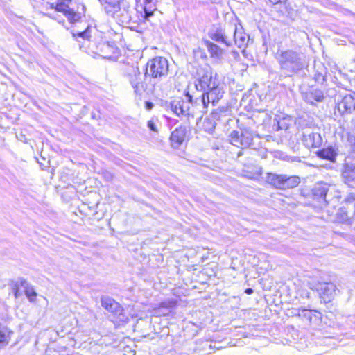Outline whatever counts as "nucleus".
Instances as JSON below:
<instances>
[{
	"mask_svg": "<svg viewBox=\"0 0 355 355\" xmlns=\"http://www.w3.org/2000/svg\"><path fill=\"white\" fill-rule=\"evenodd\" d=\"M168 72V60L163 57H156L150 60L146 67L144 73L145 78H150L153 84V92L161 96L164 93V89L158 84V80L166 78Z\"/></svg>",
	"mask_w": 355,
	"mask_h": 355,
	"instance_id": "f257e3e1",
	"label": "nucleus"
},
{
	"mask_svg": "<svg viewBox=\"0 0 355 355\" xmlns=\"http://www.w3.org/2000/svg\"><path fill=\"white\" fill-rule=\"evenodd\" d=\"M281 69L288 72H297L305 67L306 63L301 54L293 50L282 51L278 58Z\"/></svg>",
	"mask_w": 355,
	"mask_h": 355,
	"instance_id": "f03ea898",
	"label": "nucleus"
},
{
	"mask_svg": "<svg viewBox=\"0 0 355 355\" xmlns=\"http://www.w3.org/2000/svg\"><path fill=\"white\" fill-rule=\"evenodd\" d=\"M188 101L183 99H175L170 102V108L171 111L178 116H191L194 117L196 111L194 110L195 99L189 92L186 94Z\"/></svg>",
	"mask_w": 355,
	"mask_h": 355,
	"instance_id": "7ed1b4c3",
	"label": "nucleus"
},
{
	"mask_svg": "<svg viewBox=\"0 0 355 355\" xmlns=\"http://www.w3.org/2000/svg\"><path fill=\"white\" fill-rule=\"evenodd\" d=\"M266 181L276 189H287L297 187L300 182V179L298 176L295 175L287 176L286 175L268 173Z\"/></svg>",
	"mask_w": 355,
	"mask_h": 355,
	"instance_id": "20e7f679",
	"label": "nucleus"
},
{
	"mask_svg": "<svg viewBox=\"0 0 355 355\" xmlns=\"http://www.w3.org/2000/svg\"><path fill=\"white\" fill-rule=\"evenodd\" d=\"M223 92L218 85H213L212 87L204 92L199 97L195 98V103L199 105L202 103L203 108H207L209 103L215 105L218 101L223 97Z\"/></svg>",
	"mask_w": 355,
	"mask_h": 355,
	"instance_id": "39448f33",
	"label": "nucleus"
},
{
	"mask_svg": "<svg viewBox=\"0 0 355 355\" xmlns=\"http://www.w3.org/2000/svg\"><path fill=\"white\" fill-rule=\"evenodd\" d=\"M342 181L351 187L355 186V158L345 157L340 168Z\"/></svg>",
	"mask_w": 355,
	"mask_h": 355,
	"instance_id": "423d86ee",
	"label": "nucleus"
},
{
	"mask_svg": "<svg viewBox=\"0 0 355 355\" xmlns=\"http://www.w3.org/2000/svg\"><path fill=\"white\" fill-rule=\"evenodd\" d=\"M129 81L134 89L135 93L141 94L144 91L142 76L137 66H132L128 72Z\"/></svg>",
	"mask_w": 355,
	"mask_h": 355,
	"instance_id": "0eeeda50",
	"label": "nucleus"
},
{
	"mask_svg": "<svg viewBox=\"0 0 355 355\" xmlns=\"http://www.w3.org/2000/svg\"><path fill=\"white\" fill-rule=\"evenodd\" d=\"M71 0H58L55 5V10L62 12L71 22L78 21L80 17V13L76 12L69 7Z\"/></svg>",
	"mask_w": 355,
	"mask_h": 355,
	"instance_id": "6e6552de",
	"label": "nucleus"
},
{
	"mask_svg": "<svg viewBox=\"0 0 355 355\" xmlns=\"http://www.w3.org/2000/svg\"><path fill=\"white\" fill-rule=\"evenodd\" d=\"M101 304L107 311L119 318L120 321H125L127 318L123 315V309L119 303L110 297H103Z\"/></svg>",
	"mask_w": 355,
	"mask_h": 355,
	"instance_id": "1a4fd4ad",
	"label": "nucleus"
},
{
	"mask_svg": "<svg viewBox=\"0 0 355 355\" xmlns=\"http://www.w3.org/2000/svg\"><path fill=\"white\" fill-rule=\"evenodd\" d=\"M144 5L137 6L136 10L139 15L138 19L139 22H145L153 15L154 11L156 10L155 5L151 3V0H143Z\"/></svg>",
	"mask_w": 355,
	"mask_h": 355,
	"instance_id": "9d476101",
	"label": "nucleus"
},
{
	"mask_svg": "<svg viewBox=\"0 0 355 355\" xmlns=\"http://www.w3.org/2000/svg\"><path fill=\"white\" fill-rule=\"evenodd\" d=\"M218 83L215 78H213L211 73L206 72L195 83L196 90L204 92L212 87L213 85H218Z\"/></svg>",
	"mask_w": 355,
	"mask_h": 355,
	"instance_id": "9b49d317",
	"label": "nucleus"
},
{
	"mask_svg": "<svg viewBox=\"0 0 355 355\" xmlns=\"http://www.w3.org/2000/svg\"><path fill=\"white\" fill-rule=\"evenodd\" d=\"M303 144L307 148H317L322 144V137L319 133L306 132L302 139Z\"/></svg>",
	"mask_w": 355,
	"mask_h": 355,
	"instance_id": "f8f14e48",
	"label": "nucleus"
},
{
	"mask_svg": "<svg viewBox=\"0 0 355 355\" xmlns=\"http://www.w3.org/2000/svg\"><path fill=\"white\" fill-rule=\"evenodd\" d=\"M321 297L324 301H331V300L336 295V287L333 283H321L319 284L318 288Z\"/></svg>",
	"mask_w": 355,
	"mask_h": 355,
	"instance_id": "ddd939ff",
	"label": "nucleus"
},
{
	"mask_svg": "<svg viewBox=\"0 0 355 355\" xmlns=\"http://www.w3.org/2000/svg\"><path fill=\"white\" fill-rule=\"evenodd\" d=\"M316 155L320 158L327 159L331 162H336V157L338 155V150L336 147L329 146L317 151Z\"/></svg>",
	"mask_w": 355,
	"mask_h": 355,
	"instance_id": "4468645a",
	"label": "nucleus"
},
{
	"mask_svg": "<svg viewBox=\"0 0 355 355\" xmlns=\"http://www.w3.org/2000/svg\"><path fill=\"white\" fill-rule=\"evenodd\" d=\"M186 136V128L184 127H179L172 132L171 135V141L174 148H179L184 141Z\"/></svg>",
	"mask_w": 355,
	"mask_h": 355,
	"instance_id": "2eb2a0df",
	"label": "nucleus"
},
{
	"mask_svg": "<svg viewBox=\"0 0 355 355\" xmlns=\"http://www.w3.org/2000/svg\"><path fill=\"white\" fill-rule=\"evenodd\" d=\"M324 98L323 92L317 89H311L309 92L304 94V101L312 105L315 103L322 102Z\"/></svg>",
	"mask_w": 355,
	"mask_h": 355,
	"instance_id": "dca6fc26",
	"label": "nucleus"
},
{
	"mask_svg": "<svg viewBox=\"0 0 355 355\" xmlns=\"http://www.w3.org/2000/svg\"><path fill=\"white\" fill-rule=\"evenodd\" d=\"M234 41L235 44L241 49V53L244 55V32L241 24L235 26L234 33Z\"/></svg>",
	"mask_w": 355,
	"mask_h": 355,
	"instance_id": "f3484780",
	"label": "nucleus"
},
{
	"mask_svg": "<svg viewBox=\"0 0 355 355\" xmlns=\"http://www.w3.org/2000/svg\"><path fill=\"white\" fill-rule=\"evenodd\" d=\"M338 221L347 225H352L354 223L355 214L352 216H349V213L345 208H340L336 214Z\"/></svg>",
	"mask_w": 355,
	"mask_h": 355,
	"instance_id": "a211bd4d",
	"label": "nucleus"
},
{
	"mask_svg": "<svg viewBox=\"0 0 355 355\" xmlns=\"http://www.w3.org/2000/svg\"><path fill=\"white\" fill-rule=\"evenodd\" d=\"M122 1L123 0H103L106 4L105 8L107 13L114 17L115 15L121 11L120 5Z\"/></svg>",
	"mask_w": 355,
	"mask_h": 355,
	"instance_id": "6ab92c4d",
	"label": "nucleus"
},
{
	"mask_svg": "<svg viewBox=\"0 0 355 355\" xmlns=\"http://www.w3.org/2000/svg\"><path fill=\"white\" fill-rule=\"evenodd\" d=\"M211 39L218 42L225 44L227 46L230 45V42L227 40L225 31L223 28H217L213 33Z\"/></svg>",
	"mask_w": 355,
	"mask_h": 355,
	"instance_id": "aec40b11",
	"label": "nucleus"
},
{
	"mask_svg": "<svg viewBox=\"0 0 355 355\" xmlns=\"http://www.w3.org/2000/svg\"><path fill=\"white\" fill-rule=\"evenodd\" d=\"M11 331L7 327L0 323V344L5 343L7 345L10 340V334Z\"/></svg>",
	"mask_w": 355,
	"mask_h": 355,
	"instance_id": "412c9836",
	"label": "nucleus"
},
{
	"mask_svg": "<svg viewBox=\"0 0 355 355\" xmlns=\"http://www.w3.org/2000/svg\"><path fill=\"white\" fill-rule=\"evenodd\" d=\"M207 47L211 57H220L222 53V49L216 44L207 41Z\"/></svg>",
	"mask_w": 355,
	"mask_h": 355,
	"instance_id": "4be33fe9",
	"label": "nucleus"
},
{
	"mask_svg": "<svg viewBox=\"0 0 355 355\" xmlns=\"http://www.w3.org/2000/svg\"><path fill=\"white\" fill-rule=\"evenodd\" d=\"M202 126L206 132L211 133L216 128V122L211 119H205Z\"/></svg>",
	"mask_w": 355,
	"mask_h": 355,
	"instance_id": "5701e85b",
	"label": "nucleus"
},
{
	"mask_svg": "<svg viewBox=\"0 0 355 355\" xmlns=\"http://www.w3.org/2000/svg\"><path fill=\"white\" fill-rule=\"evenodd\" d=\"M117 16L118 17H120V20L122 23L128 24L130 21H132V17L130 14V12L128 9L125 8H123V12L120 15H118L117 13L115 15V16Z\"/></svg>",
	"mask_w": 355,
	"mask_h": 355,
	"instance_id": "b1692460",
	"label": "nucleus"
},
{
	"mask_svg": "<svg viewBox=\"0 0 355 355\" xmlns=\"http://www.w3.org/2000/svg\"><path fill=\"white\" fill-rule=\"evenodd\" d=\"M231 143L236 146H238L239 144H243V139L239 137V132L236 131H233L231 135Z\"/></svg>",
	"mask_w": 355,
	"mask_h": 355,
	"instance_id": "393cba45",
	"label": "nucleus"
},
{
	"mask_svg": "<svg viewBox=\"0 0 355 355\" xmlns=\"http://www.w3.org/2000/svg\"><path fill=\"white\" fill-rule=\"evenodd\" d=\"M177 301L175 300H167L160 303L159 309L166 308L171 309L176 306Z\"/></svg>",
	"mask_w": 355,
	"mask_h": 355,
	"instance_id": "a878e982",
	"label": "nucleus"
},
{
	"mask_svg": "<svg viewBox=\"0 0 355 355\" xmlns=\"http://www.w3.org/2000/svg\"><path fill=\"white\" fill-rule=\"evenodd\" d=\"M298 316L306 319L309 322H311L312 320V311L310 310L303 309L302 311H298L297 313Z\"/></svg>",
	"mask_w": 355,
	"mask_h": 355,
	"instance_id": "bb28decb",
	"label": "nucleus"
},
{
	"mask_svg": "<svg viewBox=\"0 0 355 355\" xmlns=\"http://www.w3.org/2000/svg\"><path fill=\"white\" fill-rule=\"evenodd\" d=\"M25 294L31 302H33L37 296V293L32 286L26 288L25 290Z\"/></svg>",
	"mask_w": 355,
	"mask_h": 355,
	"instance_id": "cd10ccee",
	"label": "nucleus"
},
{
	"mask_svg": "<svg viewBox=\"0 0 355 355\" xmlns=\"http://www.w3.org/2000/svg\"><path fill=\"white\" fill-rule=\"evenodd\" d=\"M89 33V28H87L84 31L73 33V35L74 37L78 36V37H81L83 40H89L91 37Z\"/></svg>",
	"mask_w": 355,
	"mask_h": 355,
	"instance_id": "c85d7f7f",
	"label": "nucleus"
},
{
	"mask_svg": "<svg viewBox=\"0 0 355 355\" xmlns=\"http://www.w3.org/2000/svg\"><path fill=\"white\" fill-rule=\"evenodd\" d=\"M158 122L157 119L152 118L147 123L148 128L153 132L155 133H158V128L157 127V123Z\"/></svg>",
	"mask_w": 355,
	"mask_h": 355,
	"instance_id": "c756f323",
	"label": "nucleus"
},
{
	"mask_svg": "<svg viewBox=\"0 0 355 355\" xmlns=\"http://www.w3.org/2000/svg\"><path fill=\"white\" fill-rule=\"evenodd\" d=\"M31 285L28 284V282L24 279H20L15 284V287H19V286H21L23 287L25 290L26 289V288H28Z\"/></svg>",
	"mask_w": 355,
	"mask_h": 355,
	"instance_id": "7c9ffc66",
	"label": "nucleus"
},
{
	"mask_svg": "<svg viewBox=\"0 0 355 355\" xmlns=\"http://www.w3.org/2000/svg\"><path fill=\"white\" fill-rule=\"evenodd\" d=\"M245 259H247L248 262L252 266L257 265L259 262V259L254 255H248V257H245Z\"/></svg>",
	"mask_w": 355,
	"mask_h": 355,
	"instance_id": "2f4dec72",
	"label": "nucleus"
},
{
	"mask_svg": "<svg viewBox=\"0 0 355 355\" xmlns=\"http://www.w3.org/2000/svg\"><path fill=\"white\" fill-rule=\"evenodd\" d=\"M318 191L320 192V196L324 199L326 198L327 193V187L326 185H321L318 187Z\"/></svg>",
	"mask_w": 355,
	"mask_h": 355,
	"instance_id": "473e14b6",
	"label": "nucleus"
},
{
	"mask_svg": "<svg viewBox=\"0 0 355 355\" xmlns=\"http://www.w3.org/2000/svg\"><path fill=\"white\" fill-rule=\"evenodd\" d=\"M153 107H154V105H153V103L152 102H150V101H146L145 102V108L147 110H152Z\"/></svg>",
	"mask_w": 355,
	"mask_h": 355,
	"instance_id": "72a5a7b5",
	"label": "nucleus"
},
{
	"mask_svg": "<svg viewBox=\"0 0 355 355\" xmlns=\"http://www.w3.org/2000/svg\"><path fill=\"white\" fill-rule=\"evenodd\" d=\"M269 1L275 5V4H277V3H284L286 1V0H269Z\"/></svg>",
	"mask_w": 355,
	"mask_h": 355,
	"instance_id": "f704fd0d",
	"label": "nucleus"
},
{
	"mask_svg": "<svg viewBox=\"0 0 355 355\" xmlns=\"http://www.w3.org/2000/svg\"><path fill=\"white\" fill-rule=\"evenodd\" d=\"M231 53L235 60H237L239 58V53L236 51L233 50Z\"/></svg>",
	"mask_w": 355,
	"mask_h": 355,
	"instance_id": "c9c22d12",
	"label": "nucleus"
},
{
	"mask_svg": "<svg viewBox=\"0 0 355 355\" xmlns=\"http://www.w3.org/2000/svg\"><path fill=\"white\" fill-rule=\"evenodd\" d=\"M253 293V290L252 288H247L245 289V293L250 295Z\"/></svg>",
	"mask_w": 355,
	"mask_h": 355,
	"instance_id": "e433bc0d",
	"label": "nucleus"
},
{
	"mask_svg": "<svg viewBox=\"0 0 355 355\" xmlns=\"http://www.w3.org/2000/svg\"><path fill=\"white\" fill-rule=\"evenodd\" d=\"M15 297H18V288L17 287H15Z\"/></svg>",
	"mask_w": 355,
	"mask_h": 355,
	"instance_id": "4c0bfd02",
	"label": "nucleus"
},
{
	"mask_svg": "<svg viewBox=\"0 0 355 355\" xmlns=\"http://www.w3.org/2000/svg\"><path fill=\"white\" fill-rule=\"evenodd\" d=\"M245 178H254V177H251V176H250V175H248L247 174L245 175Z\"/></svg>",
	"mask_w": 355,
	"mask_h": 355,
	"instance_id": "58836bf2",
	"label": "nucleus"
},
{
	"mask_svg": "<svg viewBox=\"0 0 355 355\" xmlns=\"http://www.w3.org/2000/svg\"><path fill=\"white\" fill-rule=\"evenodd\" d=\"M103 46V47H105V48H109V45H108V44H104Z\"/></svg>",
	"mask_w": 355,
	"mask_h": 355,
	"instance_id": "ea45409f",
	"label": "nucleus"
},
{
	"mask_svg": "<svg viewBox=\"0 0 355 355\" xmlns=\"http://www.w3.org/2000/svg\"><path fill=\"white\" fill-rule=\"evenodd\" d=\"M245 144L248 143V137H245Z\"/></svg>",
	"mask_w": 355,
	"mask_h": 355,
	"instance_id": "a19ab883",
	"label": "nucleus"
},
{
	"mask_svg": "<svg viewBox=\"0 0 355 355\" xmlns=\"http://www.w3.org/2000/svg\"><path fill=\"white\" fill-rule=\"evenodd\" d=\"M241 151H239V152L238 153V156H241Z\"/></svg>",
	"mask_w": 355,
	"mask_h": 355,
	"instance_id": "79ce46f5",
	"label": "nucleus"
}]
</instances>
